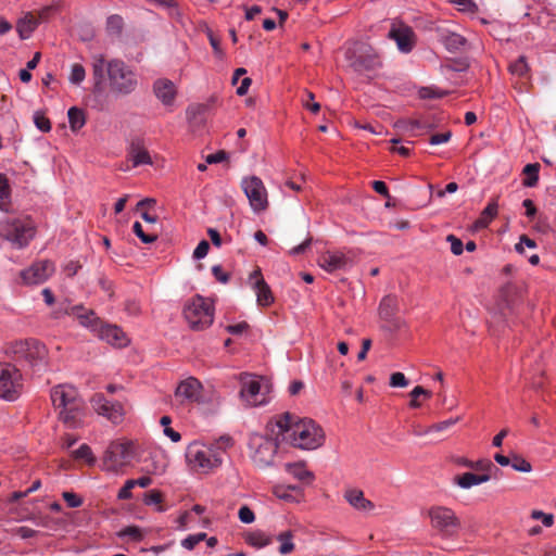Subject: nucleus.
I'll return each mask as SVG.
<instances>
[{
    "label": "nucleus",
    "mask_w": 556,
    "mask_h": 556,
    "mask_svg": "<svg viewBox=\"0 0 556 556\" xmlns=\"http://www.w3.org/2000/svg\"><path fill=\"white\" fill-rule=\"evenodd\" d=\"M276 428L281 442L301 450H316L325 441L323 429L314 420L300 419L290 413L278 416Z\"/></svg>",
    "instance_id": "f257e3e1"
},
{
    "label": "nucleus",
    "mask_w": 556,
    "mask_h": 556,
    "mask_svg": "<svg viewBox=\"0 0 556 556\" xmlns=\"http://www.w3.org/2000/svg\"><path fill=\"white\" fill-rule=\"evenodd\" d=\"M104 70H106L110 89L113 93L127 96L136 90L138 86L136 73L122 60L114 59L106 62L102 54L92 56V74L96 87H99L103 81Z\"/></svg>",
    "instance_id": "f03ea898"
},
{
    "label": "nucleus",
    "mask_w": 556,
    "mask_h": 556,
    "mask_svg": "<svg viewBox=\"0 0 556 556\" xmlns=\"http://www.w3.org/2000/svg\"><path fill=\"white\" fill-rule=\"evenodd\" d=\"M5 354L20 365L26 374H41L47 370L49 365V352L47 346L34 338L8 343Z\"/></svg>",
    "instance_id": "7ed1b4c3"
},
{
    "label": "nucleus",
    "mask_w": 556,
    "mask_h": 556,
    "mask_svg": "<svg viewBox=\"0 0 556 556\" xmlns=\"http://www.w3.org/2000/svg\"><path fill=\"white\" fill-rule=\"evenodd\" d=\"M51 401L59 410L60 420L67 428H78L83 425L84 401L77 390L70 384H59L51 390Z\"/></svg>",
    "instance_id": "20e7f679"
},
{
    "label": "nucleus",
    "mask_w": 556,
    "mask_h": 556,
    "mask_svg": "<svg viewBox=\"0 0 556 556\" xmlns=\"http://www.w3.org/2000/svg\"><path fill=\"white\" fill-rule=\"evenodd\" d=\"M36 233L35 223L29 217H5L0 223V236L18 249L28 245Z\"/></svg>",
    "instance_id": "39448f33"
},
{
    "label": "nucleus",
    "mask_w": 556,
    "mask_h": 556,
    "mask_svg": "<svg viewBox=\"0 0 556 556\" xmlns=\"http://www.w3.org/2000/svg\"><path fill=\"white\" fill-rule=\"evenodd\" d=\"M186 458L192 468L201 472H208L223 463V457L217 450L200 442H193L187 447Z\"/></svg>",
    "instance_id": "423d86ee"
},
{
    "label": "nucleus",
    "mask_w": 556,
    "mask_h": 556,
    "mask_svg": "<svg viewBox=\"0 0 556 556\" xmlns=\"http://www.w3.org/2000/svg\"><path fill=\"white\" fill-rule=\"evenodd\" d=\"M281 438H269L263 434H252L249 439L250 457L253 464L258 468H266L274 464L278 450V442Z\"/></svg>",
    "instance_id": "0eeeda50"
},
{
    "label": "nucleus",
    "mask_w": 556,
    "mask_h": 556,
    "mask_svg": "<svg viewBox=\"0 0 556 556\" xmlns=\"http://www.w3.org/2000/svg\"><path fill=\"white\" fill-rule=\"evenodd\" d=\"M184 315L193 330H202L212 325L214 307L208 299L195 295L186 304Z\"/></svg>",
    "instance_id": "6e6552de"
},
{
    "label": "nucleus",
    "mask_w": 556,
    "mask_h": 556,
    "mask_svg": "<svg viewBox=\"0 0 556 556\" xmlns=\"http://www.w3.org/2000/svg\"><path fill=\"white\" fill-rule=\"evenodd\" d=\"M349 66L358 74L376 71L381 66L378 53L366 43H355L345 51Z\"/></svg>",
    "instance_id": "1a4fd4ad"
},
{
    "label": "nucleus",
    "mask_w": 556,
    "mask_h": 556,
    "mask_svg": "<svg viewBox=\"0 0 556 556\" xmlns=\"http://www.w3.org/2000/svg\"><path fill=\"white\" fill-rule=\"evenodd\" d=\"M430 525L442 538L455 536L460 527V520L456 513L446 506H431L427 513Z\"/></svg>",
    "instance_id": "9d476101"
},
{
    "label": "nucleus",
    "mask_w": 556,
    "mask_h": 556,
    "mask_svg": "<svg viewBox=\"0 0 556 556\" xmlns=\"http://www.w3.org/2000/svg\"><path fill=\"white\" fill-rule=\"evenodd\" d=\"M23 392V374L16 365L0 363V397L5 401H15Z\"/></svg>",
    "instance_id": "9b49d317"
},
{
    "label": "nucleus",
    "mask_w": 556,
    "mask_h": 556,
    "mask_svg": "<svg viewBox=\"0 0 556 556\" xmlns=\"http://www.w3.org/2000/svg\"><path fill=\"white\" fill-rule=\"evenodd\" d=\"M135 456L134 444L131 442H112L103 456V469L111 472H117L123 467L129 465Z\"/></svg>",
    "instance_id": "f8f14e48"
},
{
    "label": "nucleus",
    "mask_w": 556,
    "mask_h": 556,
    "mask_svg": "<svg viewBox=\"0 0 556 556\" xmlns=\"http://www.w3.org/2000/svg\"><path fill=\"white\" fill-rule=\"evenodd\" d=\"M240 382V396L248 405L258 406L267 403L268 386L262 378L251 374H242Z\"/></svg>",
    "instance_id": "ddd939ff"
},
{
    "label": "nucleus",
    "mask_w": 556,
    "mask_h": 556,
    "mask_svg": "<svg viewBox=\"0 0 556 556\" xmlns=\"http://www.w3.org/2000/svg\"><path fill=\"white\" fill-rule=\"evenodd\" d=\"M241 188L254 212L266 210L268 205L267 191L261 178L256 176L244 177L241 180Z\"/></svg>",
    "instance_id": "4468645a"
},
{
    "label": "nucleus",
    "mask_w": 556,
    "mask_h": 556,
    "mask_svg": "<svg viewBox=\"0 0 556 556\" xmlns=\"http://www.w3.org/2000/svg\"><path fill=\"white\" fill-rule=\"evenodd\" d=\"M354 253L351 250L326 251L318 256V265L327 273L346 271L354 265Z\"/></svg>",
    "instance_id": "2eb2a0df"
},
{
    "label": "nucleus",
    "mask_w": 556,
    "mask_h": 556,
    "mask_svg": "<svg viewBox=\"0 0 556 556\" xmlns=\"http://www.w3.org/2000/svg\"><path fill=\"white\" fill-rule=\"evenodd\" d=\"M55 271L51 261L40 260L21 271L20 277L25 285H40L47 281Z\"/></svg>",
    "instance_id": "dca6fc26"
},
{
    "label": "nucleus",
    "mask_w": 556,
    "mask_h": 556,
    "mask_svg": "<svg viewBox=\"0 0 556 556\" xmlns=\"http://www.w3.org/2000/svg\"><path fill=\"white\" fill-rule=\"evenodd\" d=\"M175 397L181 404L202 403L205 401L201 382L190 377L181 381L176 388Z\"/></svg>",
    "instance_id": "f3484780"
},
{
    "label": "nucleus",
    "mask_w": 556,
    "mask_h": 556,
    "mask_svg": "<svg viewBox=\"0 0 556 556\" xmlns=\"http://www.w3.org/2000/svg\"><path fill=\"white\" fill-rule=\"evenodd\" d=\"M91 406L99 415L104 416L113 424H119L123 420V405L119 402H112L108 400L101 393H97L92 396Z\"/></svg>",
    "instance_id": "a211bd4d"
},
{
    "label": "nucleus",
    "mask_w": 556,
    "mask_h": 556,
    "mask_svg": "<svg viewBox=\"0 0 556 556\" xmlns=\"http://www.w3.org/2000/svg\"><path fill=\"white\" fill-rule=\"evenodd\" d=\"M388 37L395 41L397 49L403 53L410 52L416 43L412 27L402 23H392Z\"/></svg>",
    "instance_id": "6ab92c4d"
},
{
    "label": "nucleus",
    "mask_w": 556,
    "mask_h": 556,
    "mask_svg": "<svg viewBox=\"0 0 556 556\" xmlns=\"http://www.w3.org/2000/svg\"><path fill=\"white\" fill-rule=\"evenodd\" d=\"M250 280L256 293V302L260 306H269L274 303V295L269 286L264 280L261 270L257 268L250 274Z\"/></svg>",
    "instance_id": "aec40b11"
},
{
    "label": "nucleus",
    "mask_w": 556,
    "mask_h": 556,
    "mask_svg": "<svg viewBox=\"0 0 556 556\" xmlns=\"http://www.w3.org/2000/svg\"><path fill=\"white\" fill-rule=\"evenodd\" d=\"M153 91L155 97L164 105H170L174 102L177 92L174 83L166 78L157 79L153 84Z\"/></svg>",
    "instance_id": "412c9836"
},
{
    "label": "nucleus",
    "mask_w": 556,
    "mask_h": 556,
    "mask_svg": "<svg viewBox=\"0 0 556 556\" xmlns=\"http://www.w3.org/2000/svg\"><path fill=\"white\" fill-rule=\"evenodd\" d=\"M99 334L102 340L108 343L122 348L127 344V338L123 330L117 326L105 325L99 328Z\"/></svg>",
    "instance_id": "4be33fe9"
},
{
    "label": "nucleus",
    "mask_w": 556,
    "mask_h": 556,
    "mask_svg": "<svg viewBox=\"0 0 556 556\" xmlns=\"http://www.w3.org/2000/svg\"><path fill=\"white\" fill-rule=\"evenodd\" d=\"M345 500L349 502L351 506L355 509L362 511H370L375 508V505L371 501L365 498L363 491L358 489H350L344 493Z\"/></svg>",
    "instance_id": "5701e85b"
},
{
    "label": "nucleus",
    "mask_w": 556,
    "mask_h": 556,
    "mask_svg": "<svg viewBox=\"0 0 556 556\" xmlns=\"http://www.w3.org/2000/svg\"><path fill=\"white\" fill-rule=\"evenodd\" d=\"M127 156L132 162V167L152 163L148 150L140 142H131Z\"/></svg>",
    "instance_id": "b1692460"
},
{
    "label": "nucleus",
    "mask_w": 556,
    "mask_h": 556,
    "mask_svg": "<svg viewBox=\"0 0 556 556\" xmlns=\"http://www.w3.org/2000/svg\"><path fill=\"white\" fill-rule=\"evenodd\" d=\"M39 25V20L30 12L26 13L16 24V30L21 39H27Z\"/></svg>",
    "instance_id": "393cba45"
},
{
    "label": "nucleus",
    "mask_w": 556,
    "mask_h": 556,
    "mask_svg": "<svg viewBox=\"0 0 556 556\" xmlns=\"http://www.w3.org/2000/svg\"><path fill=\"white\" fill-rule=\"evenodd\" d=\"M489 480H490V476L488 473L476 475L472 472H465L463 475L455 476L454 483L457 484L462 489H470L473 485L484 483Z\"/></svg>",
    "instance_id": "a878e982"
},
{
    "label": "nucleus",
    "mask_w": 556,
    "mask_h": 556,
    "mask_svg": "<svg viewBox=\"0 0 556 556\" xmlns=\"http://www.w3.org/2000/svg\"><path fill=\"white\" fill-rule=\"evenodd\" d=\"M67 313L79 318L81 325L91 327L93 330L98 329L99 319L92 311H87L83 306H73Z\"/></svg>",
    "instance_id": "bb28decb"
},
{
    "label": "nucleus",
    "mask_w": 556,
    "mask_h": 556,
    "mask_svg": "<svg viewBox=\"0 0 556 556\" xmlns=\"http://www.w3.org/2000/svg\"><path fill=\"white\" fill-rule=\"evenodd\" d=\"M497 200L492 199L486 207L481 212L480 217L476 220L475 227L477 229H482L489 226V224L496 217L497 215Z\"/></svg>",
    "instance_id": "cd10ccee"
},
{
    "label": "nucleus",
    "mask_w": 556,
    "mask_h": 556,
    "mask_svg": "<svg viewBox=\"0 0 556 556\" xmlns=\"http://www.w3.org/2000/svg\"><path fill=\"white\" fill-rule=\"evenodd\" d=\"M285 468L288 473L304 483L308 484L314 480L313 472L308 471L303 463H288L285 465Z\"/></svg>",
    "instance_id": "c85d7f7f"
},
{
    "label": "nucleus",
    "mask_w": 556,
    "mask_h": 556,
    "mask_svg": "<svg viewBox=\"0 0 556 556\" xmlns=\"http://www.w3.org/2000/svg\"><path fill=\"white\" fill-rule=\"evenodd\" d=\"M397 300L393 295L384 296L379 305V315L384 320H390L396 311Z\"/></svg>",
    "instance_id": "c756f323"
},
{
    "label": "nucleus",
    "mask_w": 556,
    "mask_h": 556,
    "mask_svg": "<svg viewBox=\"0 0 556 556\" xmlns=\"http://www.w3.org/2000/svg\"><path fill=\"white\" fill-rule=\"evenodd\" d=\"M467 40L459 34L450 33L444 36L443 43L445 48L451 52L460 51L466 45Z\"/></svg>",
    "instance_id": "7c9ffc66"
},
{
    "label": "nucleus",
    "mask_w": 556,
    "mask_h": 556,
    "mask_svg": "<svg viewBox=\"0 0 556 556\" xmlns=\"http://www.w3.org/2000/svg\"><path fill=\"white\" fill-rule=\"evenodd\" d=\"M70 127L73 131H77L86 124V117L83 110L73 106L67 112Z\"/></svg>",
    "instance_id": "2f4dec72"
},
{
    "label": "nucleus",
    "mask_w": 556,
    "mask_h": 556,
    "mask_svg": "<svg viewBox=\"0 0 556 556\" xmlns=\"http://www.w3.org/2000/svg\"><path fill=\"white\" fill-rule=\"evenodd\" d=\"M539 163L527 164L522 169V174L525 175V179L522 181L523 186L534 187L539 180Z\"/></svg>",
    "instance_id": "473e14b6"
},
{
    "label": "nucleus",
    "mask_w": 556,
    "mask_h": 556,
    "mask_svg": "<svg viewBox=\"0 0 556 556\" xmlns=\"http://www.w3.org/2000/svg\"><path fill=\"white\" fill-rule=\"evenodd\" d=\"M10 185L4 174H0V210L8 212L10 207Z\"/></svg>",
    "instance_id": "72a5a7b5"
},
{
    "label": "nucleus",
    "mask_w": 556,
    "mask_h": 556,
    "mask_svg": "<svg viewBox=\"0 0 556 556\" xmlns=\"http://www.w3.org/2000/svg\"><path fill=\"white\" fill-rule=\"evenodd\" d=\"M509 72L511 75L525 78L528 75L529 67L525 56H519L516 61L509 64Z\"/></svg>",
    "instance_id": "f704fd0d"
},
{
    "label": "nucleus",
    "mask_w": 556,
    "mask_h": 556,
    "mask_svg": "<svg viewBox=\"0 0 556 556\" xmlns=\"http://www.w3.org/2000/svg\"><path fill=\"white\" fill-rule=\"evenodd\" d=\"M457 464L467 468L477 469V470H490L494 467L491 460L481 459L478 462H472L467 458L460 457L457 459Z\"/></svg>",
    "instance_id": "c9c22d12"
},
{
    "label": "nucleus",
    "mask_w": 556,
    "mask_h": 556,
    "mask_svg": "<svg viewBox=\"0 0 556 556\" xmlns=\"http://www.w3.org/2000/svg\"><path fill=\"white\" fill-rule=\"evenodd\" d=\"M293 534L291 531H283L278 534L277 540L281 543L279 546V553L282 555L289 554L294 549L292 542Z\"/></svg>",
    "instance_id": "e433bc0d"
},
{
    "label": "nucleus",
    "mask_w": 556,
    "mask_h": 556,
    "mask_svg": "<svg viewBox=\"0 0 556 556\" xmlns=\"http://www.w3.org/2000/svg\"><path fill=\"white\" fill-rule=\"evenodd\" d=\"M123 25H124V22L119 15H117V14L111 15L106 20V31L110 35L117 36L122 33Z\"/></svg>",
    "instance_id": "4c0bfd02"
},
{
    "label": "nucleus",
    "mask_w": 556,
    "mask_h": 556,
    "mask_svg": "<svg viewBox=\"0 0 556 556\" xmlns=\"http://www.w3.org/2000/svg\"><path fill=\"white\" fill-rule=\"evenodd\" d=\"M119 538H128L130 541L140 542L143 539L142 530L137 526H129L118 532Z\"/></svg>",
    "instance_id": "58836bf2"
},
{
    "label": "nucleus",
    "mask_w": 556,
    "mask_h": 556,
    "mask_svg": "<svg viewBox=\"0 0 556 556\" xmlns=\"http://www.w3.org/2000/svg\"><path fill=\"white\" fill-rule=\"evenodd\" d=\"M73 457L75 459H83V460L87 462L89 465H92L96 462L92 451H91L90 446L87 444H83L76 451H74Z\"/></svg>",
    "instance_id": "ea45409f"
},
{
    "label": "nucleus",
    "mask_w": 556,
    "mask_h": 556,
    "mask_svg": "<svg viewBox=\"0 0 556 556\" xmlns=\"http://www.w3.org/2000/svg\"><path fill=\"white\" fill-rule=\"evenodd\" d=\"M248 542L249 544L261 548L270 544V539L263 532H254L249 535Z\"/></svg>",
    "instance_id": "a19ab883"
},
{
    "label": "nucleus",
    "mask_w": 556,
    "mask_h": 556,
    "mask_svg": "<svg viewBox=\"0 0 556 556\" xmlns=\"http://www.w3.org/2000/svg\"><path fill=\"white\" fill-rule=\"evenodd\" d=\"M510 466L516 470L520 472H529L532 469L531 464L522 458L521 456L517 454L511 455V463Z\"/></svg>",
    "instance_id": "79ce46f5"
},
{
    "label": "nucleus",
    "mask_w": 556,
    "mask_h": 556,
    "mask_svg": "<svg viewBox=\"0 0 556 556\" xmlns=\"http://www.w3.org/2000/svg\"><path fill=\"white\" fill-rule=\"evenodd\" d=\"M233 445V440L229 435H222L217 440H215L212 444H208V446H213L215 450H217L220 453V456L224 452H226L229 447Z\"/></svg>",
    "instance_id": "37998d69"
},
{
    "label": "nucleus",
    "mask_w": 556,
    "mask_h": 556,
    "mask_svg": "<svg viewBox=\"0 0 556 556\" xmlns=\"http://www.w3.org/2000/svg\"><path fill=\"white\" fill-rule=\"evenodd\" d=\"M132 231L143 243H152L157 239L156 235L146 233L143 231L142 225L139 222L134 223Z\"/></svg>",
    "instance_id": "c03bdc74"
},
{
    "label": "nucleus",
    "mask_w": 556,
    "mask_h": 556,
    "mask_svg": "<svg viewBox=\"0 0 556 556\" xmlns=\"http://www.w3.org/2000/svg\"><path fill=\"white\" fill-rule=\"evenodd\" d=\"M205 539H206V533H204V532L190 534L181 541V546L191 551L195 547L197 544L204 541Z\"/></svg>",
    "instance_id": "a18cd8bd"
},
{
    "label": "nucleus",
    "mask_w": 556,
    "mask_h": 556,
    "mask_svg": "<svg viewBox=\"0 0 556 556\" xmlns=\"http://www.w3.org/2000/svg\"><path fill=\"white\" fill-rule=\"evenodd\" d=\"M86 76L85 68L81 64L75 63L72 65L70 81L74 85L80 84Z\"/></svg>",
    "instance_id": "49530a36"
},
{
    "label": "nucleus",
    "mask_w": 556,
    "mask_h": 556,
    "mask_svg": "<svg viewBox=\"0 0 556 556\" xmlns=\"http://www.w3.org/2000/svg\"><path fill=\"white\" fill-rule=\"evenodd\" d=\"M409 395L412 397V401L409 403L410 407L417 408L420 406V403L417 400V395H424L425 397L429 399V397H431L432 393H431V391H429L420 386H417L410 391Z\"/></svg>",
    "instance_id": "de8ad7c7"
},
{
    "label": "nucleus",
    "mask_w": 556,
    "mask_h": 556,
    "mask_svg": "<svg viewBox=\"0 0 556 556\" xmlns=\"http://www.w3.org/2000/svg\"><path fill=\"white\" fill-rule=\"evenodd\" d=\"M34 123L36 127L43 132H48L51 129V123L49 118H47L41 112H35Z\"/></svg>",
    "instance_id": "09e8293b"
},
{
    "label": "nucleus",
    "mask_w": 556,
    "mask_h": 556,
    "mask_svg": "<svg viewBox=\"0 0 556 556\" xmlns=\"http://www.w3.org/2000/svg\"><path fill=\"white\" fill-rule=\"evenodd\" d=\"M531 517L535 520H541L542 523L546 527H552L554 525L553 514H545L541 510H532Z\"/></svg>",
    "instance_id": "8fccbe9b"
},
{
    "label": "nucleus",
    "mask_w": 556,
    "mask_h": 556,
    "mask_svg": "<svg viewBox=\"0 0 556 556\" xmlns=\"http://www.w3.org/2000/svg\"><path fill=\"white\" fill-rule=\"evenodd\" d=\"M163 500V495L157 490H150L144 494L143 502L146 505H156L160 504Z\"/></svg>",
    "instance_id": "3c124183"
},
{
    "label": "nucleus",
    "mask_w": 556,
    "mask_h": 556,
    "mask_svg": "<svg viewBox=\"0 0 556 556\" xmlns=\"http://www.w3.org/2000/svg\"><path fill=\"white\" fill-rule=\"evenodd\" d=\"M390 386L393 388H405L408 386V381L404 374L396 371L390 377Z\"/></svg>",
    "instance_id": "603ef678"
},
{
    "label": "nucleus",
    "mask_w": 556,
    "mask_h": 556,
    "mask_svg": "<svg viewBox=\"0 0 556 556\" xmlns=\"http://www.w3.org/2000/svg\"><path fill=\"white\" fill-rule=\"evenodd\" d=\"M62 497L71 508L79 507L83 504V500L73 492H63Z\"/></svg>",
    "instance_id": "864d4df0"
},
{
    "label": "nucleus",
    "mask_w": 556,
    "mask_h": 556,
    "mask_svg": "<svg viewBox=\"0 0 556 556\" xmlns=\"http://www.w3.org/2000/svg\"><path fill=\"white\" fill-rule=\"evenodd\" d=\"M238 517L243 523H252L255 520L254 513L248 506H241L239 508Z\"/></svg>",
    "instance_id": "5fc2aeb1"
},
{
    "label": "nucleus",
    "mask_w": 556,
    "mask_h": 556,
    "mask_svg": "<svg viewBox=\"0 0 556 556\" xmlns=\"http://www.w3.org/2000/svg\"><path fill=\"white\" fill-rule=\"evenodd\" d=\"M446 240L451 243V251L455 255H460L464 250V244L460 239L454 235H448Z\"/></svg>",
    "instance_id": "6e6d98bb"
},
{
    "label": "nucleus",
    "mask_w": 556,
    "mask_h": 556,
    "mask_svg": "<svg viewBox=\"0 0 556 556\" xmlns=\"http://www.w3.org/2000/svg\"><path fill=\"white\" fill-rule=\"evenodd\" d=\"M298 490L299 489L295 485H289L287 488L276 486L274 489V494L279 498L289 501L291 498V494L289 493V491H298Z\"/></svg>",
    "instance_id": "4d7b16f0"
},
{
    "label": "nucleus",
    "mask_w": 556,
    "mask_h": 556,
    "mask_svg": "<svg viewBox=\"0 0 556 556\" xmlns=\"http://www.w3.org/2000/svg\"><path fill=\"white\" fill-rule=\"evenodd\" d=\"M451 137H452V132L451 131H445V132H441V134H434V135H432L430 137L429 143L432 144V146L446 143V142L450 141Z\"/></svg>",
    "instance_id": "13d9d810"
},
{
    "label": "nucleus",
    "mask_w": 556,
    "mask_h": 556,
    "mask_svg": "<svg viewBox=\"0 0 556 556\" xmlns=\"http://www.w3.org/2000/svg\"><path fill=\"white\" fill-rule=\"evenodd\" d=\"M210 250V243L206 240L200 241L198 247L193 251V257L197 260H201L206 256Z\"/></svg>",
    "instance_id": "bf43d9fd"
},
{
    "label": "nucleus",
    "mask_w": 556,
    "mask_h": 556,
    "mask_svg": "<svg viewBox=\"0 0 556 556\" xmlns=\"http://www.w3.org/2000/svg\"><path fill=\"white\" fill-rule=\"evenodd\" d=\"M135 488L134 480H127L124 486L119 490L117 497L119 500H129L131 497V490Z\"/></svg>",
    "instance_id": "052dcab7"
},
{
    "label": "nucleus",
    "mask_w": 556,
    "mask_h": 556,
    "mask_svg": "<svg viewBox=\"0 0 556 556\" xmlns=\"http://www.w3.org/2000/svg\"><path fill=\"white\" fill-rule=\"evenodd\" d=\"M450 2L459 7L462 11L475 12L477 10V5L472 0H450Z\"/></svg>",
    "instance_id": "680f3d73"
},
{
    "label": "nucleus",
    "mask_w": 556,
    "mask_h": 556,
    "mask_svg": "<svg viewBox=\"0 0 556 556\" xmlns=\"http://www.w3.org/2000/svg\"><path fill=\"white\" fill-rule=\"evenodd\" d=\"M307 100L303 101V105L313 113H317L320 110V104L314 101V93L306 91Z\"/></svg>",
    "instance_id": "e2e57ef3"
},
{
    "label": "nucleus",
    "mask_w": 556,
    "mask_h": 556,
    "mask_svg": "<svg viewBox=\"0 0 556 556\" xmlns=\"http://www.w3.org/2000/svg\"><path fill=\"white\" fill-rule=\"evenodd\" d=\"M528 247L530 249H533L536 247V243L534 240L530 239L528 236L522 235L520 237V241L516 244L515 249L519 253H523V247Z\"/></svg>",
    "instance_id": "0e129e2a"
},
{
    "label": "nucleus",
    "mask_w": 556,
    "mask_h": 556,
    "mask_svg": "<svg viewBox=\"0 0 556 556\" xmlns=\"http://www.w3.org/2000/svg\"><path fill=\"white\" fill-rule=\"evenodd\" d=\"M58 10L56 5H48L41 9L36 16L40 22L48 21L50 16Z\"/></svg>",
    "instance_id": "69168bd1"
},
{
    "label": "nucleus",
    "mask_w": 556,
    "mask_h": 556,
    "mask_svg": "<svg viewBox=\"0 0 556 556\" xmlns=\"http://www.w3.org/2000/svg\"><path fill=\"white\" fill-rule=\"evenodd\" d=\"M212 274L219 282L226 283L229 280V275L223 270L220 265H214Z\"/></svg>",
    "instance_id": "338daca9"
},
{
    "label": "nucleus",
    "mask_w": 556,
    "mask_h": 556,
    "mask_svg": "<svg viewBox=\"0 0 556 556\" xmlns=\"http://www.w3.org/2000/svg\"><path fill=\"white\" fill-rule=\"evenodd\" d=\"M374 190L384 198H390L389 189L386 182L381 180H375L371 182Z\"/></svg>",
    "instance_id": "774afa93"
}]
</instances>
